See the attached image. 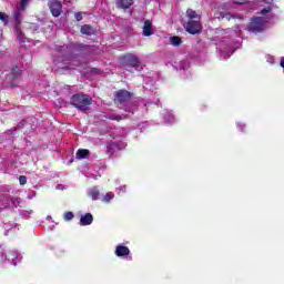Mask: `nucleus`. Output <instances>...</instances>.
I'll return each instance as SVG.
<instances>
[{
  "instance_id": "f03ea898",
  "label": "nucleus",
  "mask_w": 284,
  "mask_h": 284,
  "mask_svg": "<svg viewBox=\"0 0 284 284\" xmlns=\"http://www.w3.org/2000/svg\"><path fill=\"white\" fill-rule=\"evenodd\" d=\"M265 23H267V20H265V18L253 17L247 24V30L248 32H254V34H258V32H263L265 30Z\"/></svg>"
},
{
  "instance_id": "c756f323",
  "label": "nucleus",
  "mask_w": 284,
  "mask_h": 284,
  "mask_svg": "<svg viewBox=\"0 0 284 284\" xmlns=\"http://www.w3.org/2000/svg\"><path fill=\"white\" fill-rule=\"evenodd\" d=\"M54 63L57 64V63H59V61L54 60Z\"/></svg>"
},
{
  "instance_id": "dca6fc26",
  "label": "nucleus",
  "mask_w": 284,
  "mask_h": 284,
  "mask_svg": "<svg viewBox=\"0 0 284 284\" xmlns=\"http://www.w3.org/2000/svg\"><path fill=\"white\" fill-rule=\"evenodd\" d=\"M108 119L110 120V121H125V119H128V115H125V114H122V115H119V114H113V115H110V116H108Z\"/></svg>"
},
{
  "instance_id": "f3484780",
  "label": "nucleus",
  "mask_w": 284,
  "mask_h": 284,
  "mask_svg": "<svg viewBox=\"0 0 284 284\" xmlns=\"http://www.w3.org/2000/svg\"><path fill=\"white\" fill-rule=\"evenodd\" d=\"M89 195L93 201H98L99 196H101V192H99L97 189H93L90 191Z\"/></svg>"
},
{
  "instance_id": "6ab92c4d",
  "label": "nucleus",
  "mask_w": 284,
  "mask_h": 284,
  "mask_svg": "<svg viewBox=\"0 0 284 284\" xmlns=\"http://www.w3.org/2000/svg\"><path fill=\"white\" fill-rule=\"evenodd\" d=\"M17 33H18V41H20V43H26V41H28V38L23 36V32H21V29L18 28Z\"/></svg>"
},
{
  "instance_id": "20e7f679",
  "label": "nucleus",
  "mask_w": 284,
  "mask_h": 284,
  "mask_svg": "<svg viewBox=\"0 0 284 284\" xmlns=\"http://www.w3.org/2000/svg\"><path fill=\"white\" fill-rule=\"evenodd\" d=\"M122 63L124 64V68H134V70L141 68V61L132 53L122 57Z\"/></svg>"
},
{
  "instance_id": "4be33fe9",
  "label": "nucleus",
  "mask_w": 284,
  "mask_h": 284,
  "mask_svg": "<svg viewBox=\"0 0 284 284\" xmlns=\"http://www.w3.org/2000/svg\"><path fill=\"white\" fill-rule=\"evenodd\" d=\"M63 219L65 221H72V219H74V213H72L71 211H68L64 213Z\"/></svg>"
},
{
  "instance_id": "39448f33",
  "label": "nucleus",
  "mask_w": 284,
  "mask_h": 284,
  "mask_svg": "<svg viewBox=\"0 0 284 284\" xmlns=\"http://www.w3.org/2000/svg\"><path fill=\"white\" fill-rule=\"evenodd\" d=\"M189 34H201L203 26H201V20H189L184 26Z\"/></svg>"
},
{
  "instance_id": "412c9836",
  "label": "nucleus",
  "mask_w": 284,
  "mask_h": 284,
  "mask_svg": "<svg viewBox=\"0 0 284 284\" xmlns=\"http://www.w3.org/2000/svg\"><path fill=\"white\" fill-rule=\"evenodd\" d=\"M112 199H114V194L112 192H108L104 197H103V202L104 203H110L112 201Z\"/></svg>"
},
{
  "instance_id": "0eeeda50",
  "label": "nucleus",
  "mask_w": 284,
  "mask_h": 284,
  "mask_svg": "<svg viewBox=\"0 0 284 284\" xmlns=\"http://www.w3.org/2000/svg\"><path fill=\"white\" fill-rule=\"evenodd\" d=\"M49 8L52 17H61V12H63V4L59 0H53L49 3Z\"/></svg>"
},
{
  "instance_id": "ddd939ff",
  "label": "nucleus",
  "mask_w": 284,
  "mask_h": 284,
  "mask_svg": "<svg viewBox=\"0 0 284 284\" xmlns=\"http://www.w3.org/2000/svg\"><path fill=\"white\" fill-rule=\"evenodd\" d=\"M132 3H134V0H118L116 1L118 8H121L122 10H128V8H131Z\"/></svg>"
},
{
  "instance_id": "5701e85b",
  "label": "nucleus",
  "mask_w": 284,
  "mask_h": 284,
  "mask_svg": "<svg viewBox=\"0 0 284 284\" xmlns=\"http://www.w3.org/2000/svg\"><path fill=\"white\" fill-rule=\"evenodd\" d=\"M13 19H14L16 23H18V24L21 23V12L16 11L13 13Z\"/></svg>"
},
{
  "instance_id": "9b49d317",
  "label": "nucleus",
  "mask_w": 284,
  "mask_h": 284,
  "mask_svg": "<svg viewBox=\"0 0 284 284\" xmlns=\"http://www.w3.org/2000/svg\"><path fill=\"white\" fill-rule=\"evenodd\" d=\"M94 221V216L91 215V213H85L80 219V225H92V222Z\"/></svg>"
},
{
  "instance_id": "f8f14e48",
  "label": "nucleus",
  "mask_w": 284,
  "mask_h": 284,
  "mask_svg": "<svg viewBox=\"0 0 284 284\" xmlns=\"http://www.w3.org/2000/svg\"><path fill=\"white\" fill-rule=\"evenodd\" d=\"M75 158L82 161L83 159H90V150L79 149L75 153Z\"/></svg>"
},
{
  "instance_id": "a878e982",
  "label": "nucleus",
  "mask_w": 284,
  "mask_h": 284,
  "mask_svg": "<svg viewBox=\"0 0 284 284\" xmlns=\"http://www.w3.org/2000/svg\"><path fill=\"white\" fill-rule=\"evenodd\" d=\"M28 3H30V0H21L22 8H26V6H28Z\"/></svg>"
},
{
  "instance_id": "a211bd4d",
  "label": "nucleus",
  "mask_w": 284,
  "mask_h": 284,
  "mask_svg": "<svg viewBox=\"0 0 284 284\" xmlns=\"http://www.w3.org/2000/svg\"><path fill=\"white\" fill-rule=\"evenodd\" d=\"M0 21H2L4 26H8V22L10 21V16H8L6 12H0Z\"/></svg>"
},
{
  "instance_id": "1a4fd4ad",
  "label": "nucleus",
  "mask_w": 284,
  "mask_h": 284,
  "mask_svg": "<svg viewBox=\"0 0 284 284\" xmlns=\"http://www.w3.org/2000/svg\"><path fill=\"white\" fill-rule=\"evenodd\" d=\"M142 34L143 37H152V34H154V29H152V21H144Z\"/></svg>"
},
{
  "instance_id": "f257e3e1",
  "label": "nucleus",
  "mask_w": 284,
  "mask_h": 284,
  "mask_svg": "<svg viewBox=\"0 0 284 284\" xmlns=\"http://www.w3.org/2000/svg\"><path fill=\"white\" fill-rule=\"evenodd\" d=\"M71 105H73L81 112H85L88 111V108L92 105V98L85 94H73L71 97Z\"/></svg>"
},
{
  "instance_id": "aec40b11",
  "label": "nucleus",
  "mask_w": 284,
  "mask_h": 284,
  "mask_svg": "<svg viewBox=\"0 0 284 284\" xmlns=\"http://www.w3.org/2000/svg\"><path fill=\"white\" fill-rule=\"evenodd\" d=\"M106 152H108V154H111V156H112L114 154V152H116V144H114V143L108 144Z\"/></svg>"
},
{
  "instance_id": "cd10ccee",
  "label": "nucleus",
  "mask_w": 284,
  "mask_h": 284,
  "mask_svg": "<svg viewBox=\"0 0 284 284\" xmlns=\"http://www.w3.org/2000/svg\"><path fill=\"white\" fill-rule=\"evenodd\" d=\"M124 112H129V114H134V111L132 109H130V108L124 109Z\"/></svg>"
},
{
  "instance_id": "4468645a",
  "label": "nucleus",
  "mask_w": 284,
  "mask_h": 284,
  "mask_svg": "<svg viewBox=\"0 0 284 284\" xmlns=\"http://www.w3.org/2000/svg\"><path fill=\"white\" fill-rule=\"evenodd\" d=\"M186 17L189 21H201V16H199V13L192 9L186 10Z\"/></svg>"
},
{
  "instance_id": "b1692460",
  "label": "nucleus",
  "mask_w": 284,
  "mask_h": 284,
  "mask_svg": "<svg viewBox=\"0 0 284 284\" xmlns=\"http://www.w3.org/2000/svg\"><path fill=\"white\" fill-rule=\"evenodd\" d=\"M19 183L20 185H26V183H28V178H26V175H20Z\"/></svg>"
},
{
  "instance_id": "6e6552de",
  "label": "nucleus",
  "mask_w": 284,
  "mask_h": 284,
  "mask_svg": "<svg viewBox=\"0 0 284 284\" xmlns=\"http://www.w3.org/2000/svg\"><path fill=\"white\" fill-rule=\"evenodd\" d=\"M114 254L119 257L130 256V247L120 244L115 247Z\"/></svg>"
},
{
  "instance_id": "9d476101",
  "label": "nucleus",
  "mask_w": 284,
  "mask_h": 284,
  "mask_svg": "<svg viewBox=\"0 0 284 284\" xmlns=\"http://www.w3.org/2000/svg\"><path fill=\"white\" fill-rule=\"evenodd\" d=\"M81 34H85L87 37H92V34H97V30L94 27L90 24H83L80 29Z\"/></svg>"
},
{
  "instance_id": "393cba45",
  "label": "nucleus",
  "mask_w": 284,
  "mask_h": 284,
  "mask_svg": "<svg viewBox=\"0 0 284 284\" xmlns=\"http://www.w3.org/2000/svg\"><path fill=\"white\" fill-rule=\"evenodd\" d=\"M74 19H77V21H82L83 20V16L81 14V12H77L74 14Z\"/></svg>"
},
{
  "instance_id": "7ed1b4c3",
  "label": "nucleus",
  "mask_w": 284,
  "mask_h": 284,
  "mask_svg": "<svg viewBox=\"0 0 284 284\" xmlns=\"http://www.w3.org/2000/svg\"><path fill=\"white\" fill-rule=\"evenodd\" d=\"M132 92L125 89H120L114 92V103H118L119 105L130 103V101H132Z\"/></svg>"
},
{
  "instance_id": "2eb2a0df",
  "label": "nucleus",
  "mask_w": 284,
  "mask_h": 284,
  "mask_svg": "<svg viewBox=\"0 0 284 284\" xmlns=\"http://www.w3.org/2000/svg\"><path fill=\"white\" fill-rule=\"evenodd\" d=\"M170 41H171V45H174V47H179L183 43V40L181 39V37H178V36L171 37Z\"/></svg>"
},
{
  "instance_id": "423d86ee",
  "label": "nucleus",
  "mask_w": 284,
  "mask_h": 284,
  "mask_svg": "<svg viewBox=\"0 0 284 284\" xmlns=\"http://www.w3.org/2000/svg\"><path fill=\"white\" fill-rule=\"evenodd\" d=\"M9 83L8 88H17L19 84L16 81L21 79V70H19L18 65H13L11 72L8 74Z\"/></svg>"
},
{
  "instance_id": "c85d7f7f",
  "label": "nucleus",
  "mask_w": 284,
  "mask_h": 284,
  "mask_svg": "<svg viewBox=\"0 0 284 284\" xmlns=\"http://www.w3.org/2000/svg\"><path fill=\"white\" fill-rule=\"evenodd\" d=\"M63 70H70V68H68V67H64V68H63Z\"/></svg>"
},
{
  "instance_id": "bb28decb",
  "label": "nucleus",
  "mask_w": 284,
  "mask_h": 284,
  "mask_svg": "<svg viewBox=\"0 0 284 284\" xmlns=\"http://www.w3.org/2000/svg\"><path fill=\"white\" fill-rule=\"evenodd\" d=\"M268 12H270V9L264 8V9L261 10V14H267Z\"/></svg>"
}]
</instances>
